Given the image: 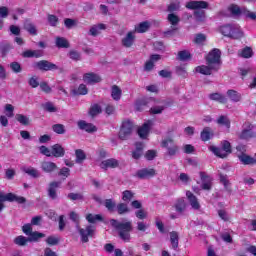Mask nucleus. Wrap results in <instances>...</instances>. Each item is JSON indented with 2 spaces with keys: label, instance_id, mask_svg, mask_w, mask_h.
<instances>
[{
  "label": "nucleus",
  "instance_id": "obj_1",
  "mask_svg": "<svg viewBox=\"0 0 256 256\" xmlns=\"http://www.w3.org/2000/svg\"><path fill=\"white\" fill-rule=\"evenodd\" d=\"M110 225L116 231H118V235L122 241H126V243H129L131 241V231H133V224L131 221L128 222H118L115 219L110 220Z\"/></svg>",
  "mask_w": 256,
  "mask_h": 256
},
{
  "label": "nucleus",
  "instance_id": "obj_2",
  "mask_svg": "<svg viewBox=\"0 0 256 256\" xmlns=\"http://www.w3.org/2000/svg\"><path fill=\"white\" fill-rule=\"evenodd\" d=\"M220 33L229 39H243L244 33L239 24H226L220 27Z\"/></svg>",
  "mask_w": 256,
  "mask_h": 256
},
{
  "label": "nucleus",
  "instance_id": "obj_3",
  "mask_svg": "<svg viewBox=\"0 0 256 256\" xmlns=\"http://www.w3.org/2000/svg\"><path fill=\"white\" fill-rule=\"evenodd\" d=\"M206 64L219 69L221 65V50L214 48L206 56Z\"/></svg>",
  "mask_w": 256,
  "mask_h": 256
},
{
  "label": "nucleus",
  "instance_id": "obj_4",
  "mask_svg": "<svg viewBox=\"0 0 256 256\" xmlns=\"http://www.w3.org/2000/svg\"><path fill=\"white\" fill-rule=\"evenodd\" d=\"M76 229L83 243H89V237L95 236V226L93 225H88L85 228H81V226H76Z\"/></svg>",
  "mask_w": 256,
  "mask_h": 256
},
{
  "label": "nucleus",
  "instance_id": "obj_5",
  "mask_svg": "<svg viewBox=\"0 0 256 256\" xmlns=\"http://www.w3.org/2000/svg\"><path fill=\"white\" fill-rule=\"evenodd\" d=\"M161 147L167 149V155L170 157H175L179 153V146L175 144V141L172 138H166L162 140Z\"/></svg>",
  "mask_w": 256,
  "mask_h": 256
},
{
  "label": "nucleus",
  "instance_id": "obj_6",
  "mask_svg": "<svg viewBox=\"0 0 256 256\" xmlns=\"http://www.w3.org/2000/svg\"><path fill=\"white\" fill-rule=\"evenodd\" d=\"M34 69H38L39 71H57L59 66L47 60H40L34 63Z\"/></svg>",
  "mask_w": 256,
  "mask_h": 256
},
{
  "label": "nucleus",
  "instance_id": "obj_7",
  "mask_svg": "<svg viewBox=\"0 0 256 256\" xmlns=\"http://www.w3.org/2000/svg\"><path fill=\"white\" fill-rule=\"evenodd\" d=\"M0 201L3 203H5V201H9L11 203H13V201H15L16 203L23 204V203H26L27 199H25V197H23V196H17L13 193L5 194L0 191Z\"/></svg>",
  "mask_w": 256,
  "mask_h": 256
},
{
  "label": "nucleus",
  "instance_id": "obj_8",
  "mask_svg": "<svg viewBox=\"0 0 256 256\" xmlns=\"http://www.w3.org/2000/svg\"><path fill=\"white\" fill-rule=\"evenodd\" d=\"M131 133H133V122L130 120H125L122 123V127L119 131V137L124 141L131 135Z\"/></svg>",
  "mask_w": 256,
  "mask_h": 256
},
{
  "label": "nucleus",
  "instance_id": "obj_9",
  "mask_svg": "<svg viewBox=\"0 0 256 256\" xmlns=\"http://www.w3.org/2000/svg\"><path fill=\"white\" fill-rule=\"evenodd\" d=\"M155 175H157V170L154 168H142L136 172L135 177H138V179H151Z\"/></svg>",
  "mask_w": 256,
  "mask_h": 256
},
{
  "label": "nucleus",
  "instance_id": "obj_10",
  "mask_svg": "<svg viewBox=\"0 0 256 256\" xmlns=\"http://www.w3.org/2000/svg\"><path fill=\"white\" fill-rule=\"evenodd\" d=\"M200 179H201V189L203 191H211L213 187V178H211L207 173L200 172Z\"/></svg>",
  "mask_w": 256,
  "mask_h": 256
},
{
  "label": "nucleus",
  "instance_id": "obj_11",
  "mask_svg": "<svg viewBox=\"0 0 256 256\" xmlns=\"http://www.w3.org/2000/svg\"><path fill=\"white\" fill-rule=\"evenodd\" d=\"M60 186H61V182L53 181L49 183L47 193L50 199L52 200L57 199L58 197L57 189H59Z\"/></svg>",
  "mask_w": 256,
  "mask_h": 256
},
{
  "label": "nucleus",
  "instance_id": "obj_12",
  "mask_svg": "<svg viewBox=\"0 0 256 256\" xmlns=\"http://www.w3.org/2000/svg\"><path fill=\"white\" fill-rule=\"evenodd\" d=\"M196 73H200L201 75H211L213 71H219L218 67L211 66V64L197 66L195 68Z\"/></svg>",
  "mask_w": 256,
  "mask_h": 256
},
{
  "label": "nucleus",
  "instance_id": "obj_13",
  "mask_svg": "<svg viewBox=\"0 0 256 256\" xmlns=\"http://www.w3.org/2000/svg\"><path fill=\"white\" fill-rule=\"evenodd\" d=\"M209 3L203 0L200 1H190L186 4V9L197 10V9H207Z\"/></svg>",
  "mask_w": 256,
  "mask_h": 256
},
{
  "label": "nucleus",
  "instance_id": "obj_14",
  "mask_svg": "<svg viewBox=\"0 0 256 256\" xmlns=\"http://www.w3.org/2000/svg\"><path fill=\"white\" fill-rule=\"evenodd\" d=\"M226 95L232 103H241L243 101V95L237 90L229 89L227 90Z\"/></svg>",
  "mask_w": 256,
  "mask_h": 256
},
{
  "label": "nucleus",
  "instance_id": "obj_15",
  "mask_svg": "<svg viewBox=\"0 0 256 256\" xmlns=\"http://www.w3.org/2000/svg\"><path fill=\"white\" fill-rule=\"evenodd\" d=\"M253 125L248 124L247 128H244L241 133L238 134L239 139L247 141L249 139H253L255 137V133H253Z\"/></svg>",
  "mask_w": 256,
  "mask_h": 256
},
{
  "label": "nucleus",
  "instance_id": "obj_16",
  "mask_svg": "<svg viewBox=\"0 0 256 256\" xmlns=\"http://www.w3.org/2000/svg\"><path fill=\"white\" fill-rule=\"evenodd\" d=\"M151 125H153V121L148 120L142 125V127L138 129V135L141 139H147V135H149V130L151 129Z\"/></svg>",
  "mask_w": 256,
  "mask_h": 256
},
{
  "label": "nucleus",
  "instance_id": "obj_17",
  "mask_svg": "<svg viewBox=\"0 0 256 256\" xmlns=\"http://www.w3.org/2000/svg\"><path fill=\"white\" fill-rule=\"evenodd\" d=\"M41 169L44 171V173H53L59 169L57 164L55 162L51 161H44L41 163Z\"/></svg>",
  "mask_w": 256,
  "mask_h": 256
},
{
  "label": "nucleus",
  "instance_id": "obj_18",
  "mask_svg": "<svg viewBox=\"0 0 256 256\" xmlns=\"http://www.w3.org/2000/svg\"><path fill=\"white\" fill-rule=\"evenodd\" d=\"M78 127L87 133H95V131H97V126L93 125L92 123H87L85 120L78 121Z\"/></svg>",
  "mask_w": 256,
  "mask_h": 256
},
{
  "label": "nucleus",
  "instance_id": "obj_19",
  "mask_svg": "<svg viewBox=\"0 0 256 256\" xmlns=\"http://www.w3.org/2000/svg\"><path fill=\"white\" fill-rule=\"evenodd\" d=\"M84 83H88V85H91L93 83H100L101 77L93 72L86 73L83 76Z\"/></svg>",
  "mask_w": 256,
  "mask_h": 256
},
{
  "label": "nucleus",
  "instance_id": "obj_20",
  "mask_svg": "<svg viewBox=\"0 0 256 256\" xmlns=\"http://www.w3.org/2000/svg\"><path fill=\"white\" fill-rule=\"evenodd\" d=\"M116 167H119V161L117 159H107L100 163V168L107 170V169H116Z\"/></svg>",
  "mask_w": 256,
  "mask_h": 256
},
{
  "label": "nucleus",
  "instance_id": "obj_21",
  "mask_svg": "<svg viewBox=\"0 0 256 256\" xmlns=\"http://www.w3.org/2000/svg\"><path fill=\"white\" fill-rule=\"evenodd\" d=\"M186 197L192 207V209H195V211H199L201 209V204H199V200L197 199V196H194L191 191L186 192Z\"/></svg>",
  "mask_w": 256,
  "mask_h": 256
},
{
  "label": "nucleus",
  "instance_id": "obj_22",
  "mask_svg": "<svg viewBox=\"0 0 256 256\" xmlns=\"http://www.w3.org/2000/svg\"><path fill=\"white\" fill-rule=\"evenodd\" d=\"M51 156L59 158L65 157V148L60 144H55L51 147Z\"/></svg>",
  "mask_w": 256,
  "mask_h": 256
},
{
  "label": "nucleus",
  "instance_id": "obj_23",
  "mask_svg": "<svg viewBox=\"0 0 256 256\" xmlns=\"http://www.w3.org/2000/svg\"><path fill=\"white\" fill-rule=\"evenodd\" d=\"M133 43H135V34L133 32H128L122 39V45L123 47L129 48L133 47Z\"/></svg>",
  "mask_w": 256,
  "mask_h": 256
},
{
  "label": "nucleus",
  "instance_id": "obj_24",
  "mask_svg": "<svg viewBox=\"0 0 256 256\" xmlns=\"http://www.w3.org/2000/svg\"><path fill=\"white\" fill-rule=\"evenodd\" d=\"M105 29H107L105 24L93 25L89 30V35L97 37V35H101V31H105Z\"/></svg>",
  "mask_w": 256,
  "mask_h": 256
},
{
  "label": "nucleus",
  "instance_id": "obj_25",
  "mask_svg": "<svg viewBox=\"0 0 256 256\" xmlns=\"http://www.w3.org/2000/svg\"><path fill=\"white\" fill-rule=\"evenodd\" d=\"M238 159L241 161L242 165H256V159L245 153L239 155Z\"/></svg>",
  "mask_w": 256,
  "mask_h": 256
},
{
  "label": "nucleus",
  "instance_id": "obj_26",
  "mask_svg": "<svg viewBox=\"0 0 256 256\" xmlns=\"http://www.w3.org/2000/svg\"><path fill=\"white\" fill-rule=\"evenodd\" d=\"M238 57H242V59H251V57H253V49L249 46L244 47L238 51Z\"/></svg>",
  "mask_w": 256,
  "mask_h": 256
},
{
  "label": "nucleus",
  "instance_id": "obj_27",
  "mask_svg": "<svg viewBox=\"0 0 256 256\" xmlns=\"http://www.w3.org/2000/svg\"><path fill=\"white\" fill-rule=\"evenodd\" d=\"M174 207H175L177 213H179L181 215L185 212V209H187V203L185 202V199L179 198L176 201Z\"/></svg>",
  "mask_w": 256,
  "mask_h": 256
},
{
  "label": "nucleus",
  "instance_id": "obj_28",
  "mask_svg": "<svg viewBox=\"0 0 256 256\" xmlns=\"http://www.w3.org/2000/svg\"><path fill=\"white\" fill-rule=\"evenodd\" d=\"M55 43L56 47L59 49H69L70 47L69 40H67L65 37H56Z\"/></svg>",
  "mask_w": 256,
  "mask_h": 256
},
{
  "label": "nucleus",
  "instance_id": "obj_29",
  "mask_svg": "<svg viewBox=\"0 0 256 256\" xmlns=\"http://www.w3.org/2000/svg\"><path fill=\"white\" fill-rule=\"evenodd\" d=\"M209 99H211V101H217L222 105H225V103H227V97H225V95L221 93H212L209 95Z\"/></svg>",
  "mask_w": 256,
  "mask_h": 256
},
{
  "label": "nucleus",
  "instance_id": "obj_30",
  "mask_svg": "<svg viewBox=\"0 0 256 256\" xmlns=\"http://www.w3.org/2000/svg\"><path fill=\"white\" fill-rule=\"evenodd\" d=\"M209 150L216 155V157H220V159H225L227 157V152L224 151L223 148H219L217 146H210Z\"/></svg>",
  "mask_w": 256,
  "mask_h": 256
},
{
  "label": "nucleus",
  "instance_id": "obj_31",
  "mask_svg": "<svg viewBox=\"0 0 256 256\" xmlns=\"http://www.w3.org/2000/svg\"><path fill=\"white\" fill-rule=\"evenodd\" d=\"M75 157H76L75 162L78 165H83V162L85 161V159H87V154H85V151H83L81 149H76L75 150Z\"/></svg>",
  "mask_w": 256,
  "mask_h": 256
},
{
  "label": "nucleus",
  "instance_id": "obj_32",
  "mask_svg": "<svg viewBox=\"0 0 256 256\" xmlns=\"http://www.w3.org/2000/svg\"><path fill=\"white\" fill-rule=\"evenodd\" d=\"M213 135V129L205 127L200 134V138L202 141H209L213 137Z\"/></svg>",
  "mask_w": 256,
  "mask_h": 256
},
{
  "label": "nucleus",
  "instance_id": "obj_33",
  "mask_svg": "<svg viewBox=\"0 0 256 256\" xmlns=\"http://www.w3.org/2000/svg\"><path fill=\"white\" fill-rule=\"evenodd\" d=\"M150 27H151V23H149L148 21H144L135 27V31L136 33H147Z\"/></svg>",
  "mask_w": 256,
  "mask_h": 256
},
{
  "label": "nucleus",
  "instance_id": "obj_34",
  "mask_svg": "<svg viewBox=\"0 0 256 256\" xmlns=\"http://www.w3.org/2000/svg\"><path fill=\"white\" fill-rule=\"evenodd\" d=\"M168 23H170L171 27H177L181 22V18L177 16L175 13H170L167 16Z\"/></svg>",
  "mask_w": 256,
  "mask_h": 256
},
{
  "label": "nucleus",
  "instance_id": "obj_35",
  "mask_svg": "<svg viewBox=\"0 0 256 256\" xmlns=\"http://www.w3.org/2000/svg\"><path fill=\"white\" fill-rule=\"evenodd\" d=\"M22 171L27 175H30V177H33L34 179H37V177H40L41 175L39 174V170L33 167H22Z\"/></svg>",
  "mask_w": 256,
  "mask_h": 256
},
{
  "label": "nucleus",
  "instance_id": "obj_36",
  "mask_svg": "<svg viewBox=\"0 0 256 256\" xmlns=\"http://www.w3.org/2000/svg\"><path fill=\"white\" fill-rule=\"evenodd\" d=\"M170 243L172 245V249H177V247H179V233L176 231L170 232Z\"/></svg>",
  "mask_w": 256,
  "mask_h": 256
},
{
  "label": "nucleus",
  "instance_id": "obj_37",
  "mask_svg": "<svg viewBox=\"0 0 256 256\" xmlns=\"http://www.w3.org/2000/svg\"><path fill=\"white\" fill-rule=\"evenodd\" d=\"M216 123L218 125H223L224 127H226L227 129H231V120H229V117L222 115L220 116Z\"/></svg>",
  "mask_w": 256,
  "mask_h": 256
},
{
  "label": "nucleus",
  "instance_id": "obj_38",
  "mask_svg": "<svg viewBox=\"0 0 256 256\" xmlns=\"http://www.w3.org/2000/svg\"><path fill=\"white\" fill-rule=\"evenodd\" d=\"M122 91L117 85L112 86L111 97L114 101H119L121 99Z\"/></svg>",
  "mask_w": 256,
  "mask_h": 256
},
{
  "label": "nucleus",
  "instance_id": "obj_39",
  "mask_svg": "<svg viewBox=\"0 0 256 256\" xmlns=\"http://www.w3.org/2000/svg\"><path fill=\"white\" fill-rule=\"evenodd\" d=\"M149 99L147 98H142L140 100L136 101V109L137 111H144L145 107H147V105H149Z\"/></svg>",
  "mask_w": 256,
  "mask_h": 256
},
{
  "label": "nucleus",
  "instance_id": "obj_40",
  "mask_svg": "<svg viewBox=\"0 0 256 256\" xmlns=\"http://www.w3.org/2000/svg\"><path fill=\"white\" fill-rule=\"evenodd\" d=\"M42 108L44 111H47L48 113H57L58 109L55 107V104L52 102H46L42 104Z\"/></svg>",
  "mask_w": 256,
  "mask_h": 256
},
{
  "label": "nucleus",
  "instance_id": "obj_41",
  "mask_svg": "<svg viewBox=\"0 0 256 256\" xmlns=\"http://www.w3.org/2000/svg\"><path fill=\"white\" fill-rule=\"evenodd\" d=\"M15 119L16 121H18V123H20L21 125H29L30 123V120H29V117L23 115V114H16L15 115Z\"/></svg>",
  "mask_w": 256,
  "mask_h": 256
},
{
  "label": "nucleus",
  "instance_id": "obj_42",
  "mask_svg": "<svg viewBox=\"0 0 256 256\" xmlns=\"http://www.w3.org/2000/svg\"><path fill=\"white\" fill-rule=\"evenodd\" d=\"M52 130L54 131V133H57V135H65L66 133L65 125L63 124L52 125Z\"/></svg>",
  "mask_w": 256,
  "mask_h": 256
},
{
  "label": "nucleus",
  "instance_id": "obj_43",
  "mask_svg": "<svg viewBox=\"0 0 256 256\" xmlns=\"http://www.w3.org/2000/svg\"><path fill=\"white\" fill-rule=\"evenodd\" d=\"M86 220L88 223H97V221H103V217L99 214H88Z\"/></svg>",
  "mask_w": 256,
  "mask_h": 256
},
{
  "label": "nucleus",
  "instance_id": "obj_44",
  "mask_svg": "<svg viewBox=\"0 0 256 256\" xmlns=\"http://www.w3.org/2000/svg\"><path fill=\"white\" fill-rule=\"evenodd\" d=\"M104 205L110 213H113V211H115V207H117V204L112 199H106Z\"/></svg>",
  "mask_w": 256,
  "mask_h": 256
},
{
  "label": "nucleus",
  "instance_id": "obj_45",
  "mask_svg": "<svg viewBox=\"0 0 256 256\" xmlns=\"http://www.w3.org/2000/svg\"><path fill=\"white\" fill-rule=\"evenodd\" d=\"M67 198L70 200V201H83L84 199V196H83V193H69L67 195Z\"/></svg>",
  "mask_w": 256,
  "mask_h": 256
},
{
  "label": "nucleus",
  "instance_id": "obj_46",
  "mask_svg": "<svg viewBox=\"0 0 256 256\" xmlns=\"http://www.w3.org/2000/svg\"><path fill=\"white\" fill-rule=\"evenodd\" d=\"M242 15L243 17H246V19H250L251 21H256V13L252 12L248 9H242Z\"/></svg>",
  "mask_w": 256,
  "mask_h": 256
},
{
  "label": "nucleus",
  "instance_id": "obj_47",
  "mask_svg": "<svg viewBox=\"0 0 256 256\" xmlns=\"http://www.w3.org/2000/svg\"><path fill=\"white\" fill-rule=\"evenodd\" d=\"M118 215H125V213H129V206L125 203H120L117 205Z\"/></svg>",
  "mask_w": 256,
  "mask_h": 256
},
{
  "label": "nucleus",
  "instance_id": "obj_48",
  "mask_svg": "<svg viewBox=\"0 0 256 256\" xmlns=\"http://www.w3.org/2000/svg\"><path fill=\"white\" fill-rule=\"evenodd\" d=\"M24 29L28 31L30 35H37V27H35L31 22L26 23Z\"/></svg>",
  "mask_w": 256,
  "mask_h": 256
},
{
  "label": "nucleus",
  "instance_id": "obj_49",
  "mask_svg": "<svg viewBox=\"0 0 256 256\" xmlns=\"http://www.w3.org/2000/svg\"><path fill=\"white\" fill-rule=\"evenodd\" d=\"M68 57L72 59V61H81V52L76 50H71L68 53Z\"/></svg>",
  "mask_w": 256,
  "mask_h": 256
},
{
  "label": "nucleus",
  "instance_id": "obj_50",
  "mask_svg": "<svg viewBox=\"0 0 256 256\" xmlns=\"http://www.w3.org/2000/svg\"><path fill=\"white\" fill-rule=\"evenodd\" d=\"M101 113V106L99 104H94L90 107L89 114L91 117H95V115H99Z\"/></svg>",
  "mask_w": 256,
  "mask_h": 256
},
{
  "label": "nucleus",
  "instance_id": "obj_51",
  "mask_svg": "<svg viewBox=\"0 0 256 256\" xmlns=\"http://www.w3.org/2000/svg\"><path fill=\"white\" fill-rule=\"evenodd\" d=\"M229 11L232 15L234 16H239V15H243V10H241V8H239V6L237 5H231L229 7Z\"/></svg>",
  "mask_w": 256,
  "mask_h": 256
},
{
  "label": "nucleus",
  "instance_id": "obj_52",
  "mask_svg": "<svg viewBox=\"0 0 256 256\" xmlns=\"http://www.w3.org/2000/svg\"><path fill=\"white\" fill-rule=\"evenodd\" d=\"M178 59L180 61H187L188 59H191V53L187 50H183L178 52Z\"/></svg>",
  "mask_w": 256,
  "mask_h": 256
},
{
  "label": "nucleus",
  "instance_id": "obj_53",
  "mask_svg": "<svg viewBox=\"0 0 256 256\" xmlns=\"http://www.w3.org/2000/svg\"><path fill=\"white\" fill-rule=\"evenodd\" d=\"M75 95H87L89 93V90L87 89V86L85 84H80L78 89L74 91Z\"/></svg>",
  "mask_w": 256,
  "mask_h": 256
},
{
  "label": "nucleus",
  "instance_id": "obj_54",
  "mask_svg": "<svg viewBox=\"0 0 256 256\" xmlns=\"http://www.w3.org/2000/svg\"><path fill=\"white\" fill-rule=\"evenodd\" d=\"M165 111V106H154L150 109L151 115H161Z\"/></svg>",
  "mask_w": 256,
  "mask_h": 256
},
{
  "label": "nucleus",
  "instance_id": "obj_55",
  "mask_svg": "<svg viewBox=\"0 0 256 256\" xmlns=\"http://www.w3.org/2000/svg\"><path fill=\"white\" fill-rule=\"evenodd\" d=\"M194 17L196 21L203 22L205 21V11L203 10H196L194 12Z\"/></svg>",
  "mask_w": 256,
  "mask_h": 256
},
{
  "label": "nucleus",
  "instance_id": "obj_56",
  "mask_svg": "<svg viewBox=\"0 0 256 256\" xmlns=\"http://www.w3.org/2000/svg\"><path fill=\"white\" fill-rule=\"evenodd\" d=\"M28 241L29 240L26 239L25 236H18V237L15 238L14 243L16 245H19L20 247H23V246L27 245Z\"/></svg>",
  "mask_w": 256,
  "mask_h": 256
},
{
  "label": "nucleus",
  "instance_id": "obj_57",
  "mask_svg": "<svg viewBox=\"0 0 256 256\" xmlns=\"http://www.w3.org/2000/svg\"><path fill=\"white\" fill-rule=\"evenodd\" d=\"M205 41H207V36H205V34H197L194 39V43L197 45H203Z\"/></svg>",
  "mask_w": 256,
  "mask_h": 256
},
{
  "label": "nucleus",
  "instance_id": "obj_58",
  "mask_svg": "<svg viewBox=\"0 0 256 256\" xmlns=\"http://www.w3.org/2000/svg\"><path fill=\"white\" fill-rule=\"evenodd\" d=\"M29 237H30V241H38L39 239H42L43 237H45V234L35 231V232H31Z\"/></svg>",
  "mask_w": 256,
  "mask_h": 256
},
{
  "label": "nucleus",
  "instance_id": "obj_59",
  "mask_svg": "<svg viewBox=\"0 0 256 256\" xmlns=\"http://www.w3.org/2000/svg\"><path fill=\"white\" fill-rule=\"evenodd\" d=\"M15 111V107L11 104H6L5 105V112H6V116L8 117H15V114L13 113Z\"/></svg>",
  "mask_w": 256,
  "mask_h": 256
},
{
  "label": "nucleus",
  "instance_id": "obj_60",
  "mask_svg": "<svg viewBox=\"0 0 256 256\" xmlns=\"http://www.w3.org/2000/svg\"><path fill=\"white\" fill-rule=\"evenodd\" d=\"M59 241H60V239H59V237H57V236H49L47 239H46V243L48 244V245H59Z\"/></svg>",
  "mask_w": 256,
  "mask_h": 256
},
{
  "label": "nucleus",
  "instance_id": "obj_61",
  "mask_svg": "<svg viewBox=\"0 0 256 256\" xmlns=\"http://www.w3.org/2000/svg\"><path fill=\"white\" fill-rule=\"evenodd\" d=\"M10 69L14 73H21V71H22L21 64H19V62H12V63H10Z\"/></svg>",
  "mask_w": 256,
  "mask_h": 256
},
{
  "label": "nucleus",
  "instance_id": "obj_62",
  "mask_svg": "<svg viewBox=\"0 0 256 256\" xmlns=\"http://www.w3.org/2000/svg\"><path fill=\"white\" fill-rule=\"evenodd\" d=\"M222 149L225 151L226 155L231 154V143L227 140L222 141Z\"/></svg>",
  "mask_w": 256,
  "mask_h": 256
},
{
  "label": "nucleus",
  "instance_id": "obj_63",
  "mask_svg": "<svg viewBox=\"0 0 256 256\" xmlns=\"http://www.w3.org/2000/svg\"><path fill=\"white\" fill-rule=\"evenodd\" d=\"M134 197V194L133 192H131L130 190H125L123 193H122V199L124 201H131V199H133Z\"/></svg>",
  "mask_w": 256,
  "mask_h": 256
},
{
  "label": "nucleus",
  "instance_id": "obj_64",
  "mask_svg": "<svg viewBox=\"0 0 256 256\" xmlns=\"http://www.w3.org/2000/svg\"><path fill=\"white\" fill-rule=\"evenodd\" d=\"M69 217L71 219V221H73L74 223H76V227H80L79 225V214H77L75 211L70 212Z\"/></svg>",
  "mask_w": 256,
  "mask_h": 256
}]
</instances>
